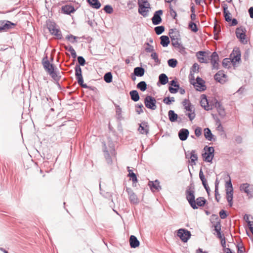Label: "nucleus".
Here are the masks:
<instances>
[{"mask_svg":"<svg viewBox=\"0 0 253 253\" xmlns=\"http://www.w3.org/2000/svg\"><path fill=\"white\" fill-rule=\"evenodd\" d=\"M198 61L200 63H208L209 60L212 65V69L218 70L219 69V56L216 52L212 53L210 56L209 53L204 51H200L196 53Z\"/></svg>","mask_w":253,"mask_h":253,"instance_id":"obj_1","label":"nucleus"},{"mask_svg":"<svg viewBox=\"0 0 253 253\" xmlns=\"http://www.w3.org/2000/svg\"><path fill=\"white\" fill-rule=\"evenodd\" d=\"M169 34L171 39L172 45L175 48H178L180 52H184L185 47L179 42L180 36L179 31L176 29H171L169 30Z\"/></svg>","mask_w":253,"mask_h":253,"instance_id":"obj_2","label":"nucleus"},{"mask_svg":"<svg viewBox=\"0 0 253 253\" xmlns=\"http://www.w3.org/2000/svg\"><path fill=\"white\" fill-rule=\"evenodd\" d=\"M185 195L186 199L191 207L194 210L198 209L196 205L195 197V185L193 182L191 183L187 187L185 191Z\"/></svg>","mask_w":253,"mask_h":253,"instance_id":"obj_3","label":"nucleus"},{"mask_svg":"<svg viewBox=\"0 0 253 253\" xmlns=\"http://www.w3.org/2000/svg\"><path fill=\"white\" fill-rule=\"evenodd\" d=\"M204 150L205 152L202 154V157L204 161L211 163L214 157V148L212 146H206Z\"/></svg>","mask_w":253,"mask_h":253,"instance_id":"obj_4","label":"nucleus"},{"mask_svg":"<svg viewBox=\"0 0 253 253\" xmlns=\"http://www.w3.org/2000/svg\"><path fill=\"white\" fill-rule=\"evenodd\" d=\"M144 104L146 108L152 110L157 108L156 100L151 95H147L144 98Z\"/></svg>","mask_w":253,"mask_h":253,"instance_id":"obj_5","label":"nucleus"},{"mask_svg":"<svg viewBox=\"0 0 253 253\" xmlns=\"http://www.w3.org/2000/svg\"><path fill=\"white\" fill-rule=\"evenodd\" d=\"M236 35L237 38L240 39L241 42L245 44L248 41L246 40V29L243 26L237 28L235 31Z\"/></svg>","mask_w":253,"mask_h":253,"instance_id":"obj_6","label":"nucleus"},{"mask_svg":"<svg viewBox=\"0 0 253 253\" xmlns=\"http://www.w3.org/2000/svg\"><path fill=\"white\" fill-rule=\"evenodd\" d=\"M177 236L179 238L185 243L187 242L188 239L191 236V232L187 229L180 228L177 230Z\"/></svg>","mask_w":253,"mask_h":253,"instance_id":"obj_7","label":"nucleus"},{"mask_svg":"<svg viewBox=\"0 0 253 253\" xmlns=\"http://www.w3.org/2000/svg\"><path fill=\"white\" fill-rule=\"evenodd\" d=\"M240 190L247 194L249 198L253 197V186L248 183H243L240 185Z\"/></svg>","mask_w":253,"mask_h":253,"instance_id":"obj_8","label":"nucleus"},{"mask_svg":"<svg viewBox=\"0 0 253 253\" xmlns=\"http://www.w3.org/2000/svg\"><path fill=\"white\" fill-rule=\"evenodd\" d=\"M109 147L110 149L109 150H108L107 149L106 144L105 143L103 144V152H104V156L108 164H111L112 162V160L110 156L109 152H110L111 154H113L115 151L114 147L112 143L109 144Z\"/></svg>","mask_w":253,"mask_h":253,"instance_id":"obj_9","label":"nucleus"},{"mask_svg":"<svg viewBox=\"0 0 253 253\" xmlns=\"http://www.w3.org/2000/svg\"><path fill=\"white\" fill-rule=\"evenodd\" d=\"M16 24L9 21H0V33L7 31L8 30L12 28Z\"/></svg>","mask_w":253,"mask_h":253,"instance_id":"obj_10","label":"nucleus"},{"mask_svg":"<svg viewBox=\"0 0 253 253\" xmlns=\"http://www.w3.org/2000/svg\"><path fill=\"white\" fill-rule=\"evenodd\" d=\"M231 63L234 66L237 62L241 60V52L239 48L234 49L230 54Z\"/></svg>","mask_w":253,"mask_h":253,"instance_id":"obj_11","label":"nucleus"},{"mask_svg":"<svg viewBox=\"0 0 253 253\" xmlns=\"http://www.w3.org/2000/svg\"><path fill=\"white\" fill-rule=\"evenodd\" d=\"M138 13L144 17H147L148 16L149 9L150 8V7H149V6H147L145 4L141 3V2L140 1V0H138Z\"/></svg>","mask_w":253,"mask_h":253,"instance_id":"obj_12","label":"nucleus"},{"mask_svg":"<svg viewBox=\"0 0 253 253\" xmlns=\"http://www.w3.org/2000/svg\"><path fill=\"white\" fill-rule=\"evenodd\" d=\"M205 81L200 77L196 78V82L194 84L196 90L200 91H203L206 90V87L205 85Z\"/></svg>","mask_w":253,"mask_h":253,"instance_id":"obj_13","label":"nucleus"},{"mask_svg":"<svg viewBox=\"0 0 253 253\" xmlns=\"http://www.w3.org/2000/svg\"><path fill=\"white\" fill-rule=\"evenodd\" d=\"M163 14V10H159L155 12L152 18V23L155 25H157L162 22V19L161 16Z\"/></svg>","mask_w":253,"mask_h":253,"instance_id":"obj_14","label":"nucleus"},{"mask_svg":"<svg viewBox=\"0 0 253 253\" xmlns=\"http://www.w3.org/2000/svg\"><path fill=\"white\" fill-rule=\"evenodd\" d=\"M216 219L217 220V221L216 222L215 224H214L213 226L214 228V230L216 233V237L218 239H221L222 238L224 237V234H221V225L220 224V219L218 217H216Z\"/></svg>","mask_w":253,"mask_h":253,"instance_id":"obj_15","label":"nucleus"},{"mask_svg":"<svg viewBox=\"0 0 253 253\" xmlns=\"http://www.w3.org/2000/svg\"><path fill=\"white\" fill-rule=\"evenodd\" d=\"M226 77V75L224 73V72L222 70L219 71L214 76L215 80L221 84H224L225 83V79Z\"/></svg>","mask_w":253,"mask_h":253,"instance_id":"obj_16","label":"nucleus"},{"mask_svg":"<svg viewBox=\"0 0 253 253\" xmlns=\"http://www.w3.org/2000/svg\"><path fill=\"white\" fill-rule=\"evenodd\" d=\"M42 64L44 70L48 73L54 68V66L53 64H50L47 56H45L43 58L42 60Z\"/></svg>","mask_w":253,"mask_h":253,"instance_id":"obj_17","label":"nucleus"},{"mask_svg":"<svg viewBox=\"0 0 253 253\" xmlns=\"http://www.w3.org/2000/svg\"><path fill=\"white\" fill-rule=\"evenodd\" d=\"M184 109L187 111L189 112V113L186 114V115L188 116L189 120L192 121L195 117L194 106L191 103H189V104H187V106L184 107Z\"/></svg>","mask_w":253,"mask_h":253,"instance_id":"obj_18","label":"nucleus"},{"mask_svg":"<svg viewBox=\"0 0 253 253\" xmlns=\"http://www.w3.org/2000/svg\"><path fill=\"white\" fill-rule=\"evenodd\" d=\"M201 106L203 107L205 110L209 111L212 109L211 106L209 104V101L206 95H202V99L200 101Z\"/></svg>","mask_w":253,"mask_h":253,"instance_id":"obj_19","label":"nucleus"},{"mask_svg":"<svg viewBox=\"0 0 253 253\" xmlns=\"http://www.w3.org/2000/svg\"><path fill=\"white\" fill-rule=\"evenodd\" d=\"M126 191L129 195V199L130 201L132 203H137L138 199L136 195L133 192L132 190L130 188H126Z\"/></svg>","mask_w":253,"mask_h":253,"instance_id":"obj_20","label":"nucleus"},{"mask_svg":"<svg viewBox=\"0 0 253 253\" xmlns=\"http://www.w3.org/2000/svg\"><path fill=\"white\" fill-rule=\"evenodd\" d=\"M189 130L186 128L181 129L178 132L179 139L182 141H185L187 139L189 135Z\"/></svg>","mask_w":253,"mask_h":253,"instance_id":"obj_21","label":"nucleus"},{"mask_svg":"<svg viewBox=\"0 0 253 253\" xmlns=\"http://www.w3.org/2000/svg\"><path fill=\"white\" fill-rule=\"evenodd\" d=\"M204 136L205 138L209 141L215 140V138H214V135L211 132V130L209 128H205L204 129Z\"/></svg>","mask_w":253,"mask_h":253,"instance_id":"obj_22","label":"nucleus"},{"mask_svg":"<svg viewBox=\"0 0 253 253\" xmlns=\"http://www.w3.org/2000/svg\"><path fill=\"white\" fill-rule=\"evenodd\" d=\"M215 107L216 108L219 116L223 118L225 116V112L224 108L222 106L221 103L217 100L215 101Z\"/></svg>","mask_w":253,"mask_h":253,"instance_id":"obj_23","label":"nucleus"},{"mask_svg":"<svg viewBox=\"0 0 253 253\" xmlns=\"http://www.w3.org/2000/svg\"><path fill=\"white\" fill-rule=\"evenodd\" d=\"M139 241L134 235H131L129 238V244L132 248H136L139 245Z\"/></svg>","mask_w":253,"mask_h":253,"instance_id":"obj_24","label":"nucleus"},{"mask_svg":"<svg viewBox=\"0 0 253 253\" xmlns=\"http://www.w3.org/2000/svg\"><path fill=\"white\" fill-rule=\"evenodd\" d=\"M61 10L63 13L70 14L71 13L74 12L75 11V9L74 6L72 5H66L62 7Z\"/></svg>","mask_w":253,"mask_h":253,"instance_id":"obj_25","label":"nucleus"},{"mask_svg":"<svg viewBox=\"0 0 253 253\" xmlns=\"http://www.w3.org/2000/svg\"><path fill=\"white\" fill-rule=\"evenodd\" d=\"M226 199L230 207L233 205V189H226Z\"/></svg>","mask_w":253,"mask_h":253,"instance_id":"obj_26","label":"nucleus"},{"mask_svg":"<svg viewBox=\"0 0 253 253\" xmlns=\"http://www.w3.org/2000/svg\"><path fill=\"white\" fill-rule=\"evenodd\" d=\"M138 130L142 134H147L149 132L148 126L146 122L141 123L138 128Z\"/></svg>","mask_w":253,"mask_h":253,"instance_id":"obj_27","label":"nucleus"},{"mask_svg":"<svg viewBox=\"0 0 253 253\" xmlns=\"http://www.w3.org/2000/svg\"><path fill=\"white\" fill-rule=\"evenodd\" d=\"M76 79L77 80L78 84L81 86H82V87L84 88H89V89H90L91 90H94V88L95 87L88 86L86 84H84V80H83V78L82 76L77 77H76Z\"/></svg>","mask_w":253,"mask_h":253,"instance_id":"obj_28","label":"nucleus"},{"mask_svg":"<svg viewBox=\"0 0 253 253\" xmlns=\"http://www.w3.org/2000/svg\"><path fill=\"white\" fill-rule=\"evenodd\" d=\"M90 6L93 8L98 9L101 7V3L98 0H87Z\"/></svg>","mask_w":253,"mask_h":253,"instance_id":"obj_29","label":"nucleus"},{"mask_svg":"<svg viewBox=\"0 0 253 253\" xmlns=\"http://www.w3.org/2000/svg\"><path fill=\"white\" fill-rule=\"evenodd\" d=\"M160 43L163 47H167L169 44L170 41L169 37L167 36H162L160 37Z\"/></svg>","mask_w":253,"mask_h":253,"instance_id":"obj_30","label":"nucleus"},{"mask_svg":"<svg viewBox=\"0 0 253 253\" xmlns=\"http://www.w3.org/2000/svg\"><path fill=\"white\" fill-rule=\"evenodd\" d=\"M168 116L171 122H175L178 119V115L177 114L175 113L173 110H170L169 111Z\"/></svg>","mask_w":253,"mask_h":253,"instance_id":"obj_31","label":"nucleus"},{"mask_svg":"<svg viewBox=\"0 0 253 253\" xmlns=\"http://www.w3.org/2000/svg\"><path fill=\"white\" fill-rule=\"evenodd\" d=\"M148 185L151 190L155 189L158 190L159 189H161L158 180H156L154 182L149 181Z\"/></svg>","mask_w":253,"mask_h":253,"instance_id":"obj_32","label":"nucleus"},{"mask_svg":"<svg viewBox=\"0 0 253 253\" xmlns=\"http://www.w3.org/2000/svg\"><path fill=\"white\" fill-rule=\"evenodd\" d=\"M145 70L141 67H137L134 69L133 73L135 76L142 77L144 75Z\"/></svg>","mask_w":253,"mask_h":253,"instance_id":"obj_33","label":"nucleus"},{"mask_svg":"<svg viewBox=\"0 0 253 253\" xmlns=\"http://www.w3.org/2000/svg\"><path fill=\"white\" fill-rule=\"evenodd\" d=\"M129 94H130L131 100L134 102L138 101L140 99V97H139L138 92L136 90H133L130 91L129 92Z\"/></svg>","mask_w":253,"mask_h":253,"instance_id":"obj_34","label":"nucleus"},{"mask_svg":"<svg viewBox=\"0 0 253 253\" xmlns=\"http://www.w3.org/2000/svg\"><path fill=\"white\" fill-rule=\"evenodd\" d=\"M159 82L163 85H165L167 84L169 82V79L167 76L164 74L162 73L160 74L159 76Z\"/></svg>","mask_w":253,"mask_h":253,"instance_id":"obj_35","label":"nucleus"},{"mask_svg":"<svg viewBox=\"0 0 253 253\" xmlns=\"http://www.w3.org/2000/svg\"><path fill=\"white\" fill-rule=\"evenodd\" d=\"M128 169H129V167H127ZM128 176L130 177L131 179L132 180L133 183L137 182V178L136 174H135L131 169H128Z\"/></svg>","mask_w":253,"mask_h":253,"instance_id":"obj_36","label":"nucleus"},{"mask_svg":"<svg viewBox=\"0 0 253 253\" xmlns=\"http://www.w3.org/2000/svg\"><path fill=\"white\" fill-rule=\"evenodd\" d=\"M195 201L197 207L204 206L206 202V199L203 197H198Z\"/></svg>","mask_w":253,"mask_h":253,"instance_id":"obj_37","label":"nucleus"},{"mask_svg":"<svg viewBox=\"0 0 253 253\" xmlns=\"http://www.w3.org/2000/svg\"><path fill=\"white\" fill-rule=\"evenodd\" d=\"M191 164L192 165H195V161L198 160L197 155L195 153V150H192L190 152Z\"/></svg>","mask_w":253,"mask_h":253,"instance_id":"obj_38","label":"nucleus"},{"mask_svg":"<svg viewBox=\"0 0 253 253\" xmlns=\"http://www.w3.org/2000/svg\"><path fill=\"white\" fill-rule=\"evenodd\" d=\"M50 34L52 35L56 36L57 39L60 40L62 39V35L59 29L56 28L55 29H54V32H52Z\"/></svg>","mask_w":253,"mask_h":253,"instance_id":"obj_39","label":"nucleus"},{"mask_svg":"<svg viewBox=\"0 0 253 253\" xmlns=\"http://www.w3.org/2000/svg\"><path fill=\"white\" fill-rule=\"evenodd\" d=\"M137 87L142 91L147 89V84L144 81H141L137 84Z\"/></svg>","mask_w":253,"mask_h":253,"instance_id":"obj_40","label":"nucleus"},{"mask_svg":"<svg viewBox=\"0 0 253 253\" xmlns=\"http://www.w3.org/2000/svg\"><path fill=\"white\" fill-rule=\"evenodd\" d=\"M104 80L107 83L112 82V75L111 72L106 73L104 76Z\"/></svg>","mask_w":253,"mask_h":253,"instance_id":"obj_41","label":"nucleus"},{"mask_svg":"<svg viewBox=\"0 0 253 253\" xmlns=\"http://www.w3.org/2000/svg\"><path fill=\"white\" fill-rule=\"evenodd\" d=\"M48 74L55 81H59L60 78V76L54 71V68Z\"/></svg>","mask_w":253,"mask_h":253,"instance_id":"obj_42","label":"nucleus"},{"mask_svg":"<svg viewBox=\"0 0 253 253\" xmlns=\"http://www.w3.org/2000/svg\"><path fill=\"white\" fill-rule=\"evenodd\" d=\"M116 107V113L117 119L121 120L122 118V109L119 105H115Z\"/></svg>","mask_w":253,"mask_h":253,"instance_id":"obj_43","label":"nucleus"},{"mask_svg":"<svg viewBox=\"0 0 253 253\" xmlns=\"http://www.w3.org/2000/svg\"><path fill=\"white\" fill-rule=\"evenodd\" d=\"M174 87H175V88H173L172 86L169 87V90L171 93H177L179 89L180 88L179 84L177 83Z\"/></svg>","mask_w":253,"mask_h":253,"instance_id":"obj_44","label":"nucleus"},{"mask_svg":"<svg viewBox=\"0 0 253 253\" xmlns=\"http://www.w3.org/2000/svg\"><path fill=\"white\" fill-rule=\"evenodd\" d=\"M154 30L157 35H160L165 31V27L163 26H159L154 28Z\"/></svg>","mask_w":253,"mask_h":253,"instance_id":"obj_45","label":"nucleus"},{"mask_svg":"<svg viewBox=\"0 0 253 253\" xmlns=\"http://www.w3.org/2000/svg\"><path fill=\"white\" fill-rule=\"evenodd\" d=\"M188 27L193 32L196 33L198 31L197 25L193 22L191 21L189 23Z\"/></svg>","mask_w":253,"mask_h":253,"instance_id":"obj_46","label":"nucleus"},{"mask_svg":"<svg viewBox=\"0 0 253 253\" xmlns=\"http://www.w3.org/2000/svg\"><path fill=\"white\" fill-rule=\"evenodd\" d=\"M199 177L202 181L203 185L206 186V184L207 183V182L205 176L203 173L202 169H201L200 172H199Z\"/></svg>","mask_w":253,"mask_h":253,"instance_id":"obj_47","label":"nucleus"},{"mask_svg":"<svg viewBox=\"0 0 253 253\" xmlns=\"http://www.w3.org/2000/svg\"><path fill=\"white\" fill-rule=\"evenodd\" d=\"M231 62V60L230 58H224L222 61V66L224 68H228L230 67L229 65H230Z\"/></svg>","mask_w":253,"mask_h":253,"instance_id":"obj_48","label":"nucleus"},{"mask_svg":"<svg viewBox=\"0 0 253 253\" xmlns=\"http://www.w3.org/2000/svg\"><path fill=\"white\" fill-rule=\"evenodd\" d=\"M168 65L172 68H174L176 66L177 61L175 59H170L168 61Z\"/></svg>","mask_w":253,"mask_h":253,"instance_id":"obj_49","label":"nucleus"},{"mask_svg":"<svg viewBox=\"0 0 253 253\" xmlns=\"http://www.w3.org/2000/svg\"><path fill=\"white\" fill-rule=\"evenodd\" d=\"M174 101L175 99L173 97H165L163 99V102L167 105H170L172 102H174Z\"/></svg>","mask_w":253,"mask_h":253,"instance_id":"obj_50","label":"nucleus"},{"mask_svg":"<svg viewBox=\"0 0 253 253\" xmlns=\"http://www.w3.org/2000/svg\"><path fill=\"white\" fill-rule=\"evenodd\" d=\"M79 38V37L74 36L71 34L67 35L66 37V39L67 40L69 41L72 43H75V42H77L76 40Z\"/></svg>","mask_w":253,"mask_h":253,"instance_id":"obj_51","label":"nucleus"},{"mask_svg":"<svg viewBox=\"0 0 253 253\" xmlns=\"http://www.w3.org/2000/svg\"><path fill=\"white\" fill-rule=\"evenodd\" d=\"M47 28L50 33L52 32H54V29L56 28V24L54 22H50L47 23Z\"/></svg>","mask_w":253,"mask_h":253,"instance_id":"obj_52","label":"nucleus"},{"mask_svg":"<svg viewBox=\"0 0 253 253\" xmlns=\"http://www.w3.org/2000/svg\"><path fill=\"white\" fill-rule=\"evenodd\" d=\"M75 76L76 77L82 76V69L80 65H76L75 68Z\"/></svg>","mask_w":253,"mask_h":253,"instance_id":"obj_53","label":"nucleus"},{"mask_svg":"<svg viewBox=\"0 0 253 253\" xmlns=\"http://www.w3.org/2000/svg\"><path fill=\"white\" fill-rule=\"evenodd\" d=\"M151 57L152 59L154 60L156 63L160 64L161 61L158 58V54L156 52H153L151 55Z\"/></svg>","mask_w":253,"mask_h":253,"instance_id":"obj_54","label":"nucleus"},{"mask_svg":"<svg viewBox=\"0 0 253 253\" xmlns=\"http://www.w3.org/2000/svg\"><path fill=\"white\" fill-rule=\"evenodd\" d=\"M103 9L107 14H111L113 12V8L112 6L110 5H106L104 7Z\"/></svg>","mask_w":253,"mask_h":253,"instance_id":"obj_55","label":"nucleus"},{"mask_svg":"<svg viewBox=\"0 0 253 253\" xmlns=\"http://www.w3.org/2000/svg\"><path fill=\"white\" fill-rule=\"evenodd\" d=\"M225 20L226 22H229L231 21V13L229 11L223 13Z\"/></svg>","mask_w":253,"mask_h":253,"instance_id":"obj_56","label":"nucleus"},{"mask_svg":"<svg viewBox=\"0 0 253 253\" xmlns=\"http://www.w3.org/2000/svg\"><path fill=\"white\" fill-rule=\"evenodd\" d=\"M136 107L138 108V109H136V112L138 114H140L143 112V106L142 104H141V103L140 104H138L137 105H136Z\"/></svg>","mask_w":253,"mask_h":253,"instance_id":"obj_57","label":"nucleus"},{"mask_svg":"<svg viewBox=\"0 0 253 253\" xmlns=\"http://www.w3.org/2000/svg\"><path fill=\"white\" fill-rule=\"evenodd\" d=\"M69 51L70 52L72 57L73 58L75 59L77 57L76 52L75 49L73 48V47L72 46H69Z\"/></svg>","mask_w":253,"mask_h":253,"instance_id":"obj_58","label":"nucleus"},{"mask_svg":"<svg viewBox=\"0 0 253 253\" xmlns=\"http://www.w3.org/2000/svg\"><path fill=\"white\" fill-rule=\"evenodd\" d=\"M169 13L170 16L172 17L173 19H175V18L177 16V14L176 11L172 8V7L171 6H169Z\"/></svg>","mask_w":253,"mask_h":253,"instance_id":"obj_59","label":"nucleus"},{"mask_svg":"<svg viewBox=\"0 0 253 253\" xmlns=\"http://www.w3.org/2000/svg\"><path fill=\"white\" fill-rule=\"evenodd\" d=\"M78 61L81 66H84L85 63V60L83 56H78Z\"/></svg>","mask_w":253,"mask_h":253,"instance_id":"obj_60","label":"nucleus"},{"mask_svg":"<svg viewBox=\"0 0 253 253\" xmlns=\"http://www.w3.org/2000/svg\"><path fill=\"white\" fill-rule=\"evenodd\" d=\"M221 31L220 26L218 25L215 24L214 26V33L218 34Z\"/></svg>","mask_w":253,"mask_h":253,"instance_id":"obj_61","label":"nucleus"},{"mask_svg":"<svg viewBox=\"0 0 253 253\" xmlns=\"http://www.w3.org/2000/svg\"><path fill=\"white\" fill-rule=\"evenodd\" d=\"M219 215L221 219H224L227 216L226 211L223 210H222L219 211Z\"/></svg>","mask_w":253,"mask_h":253,"instance_id":"obj_62","label":"nucleus"},{"mask_svg":"<svg viewBox=\"0 0 253 253\" xmlns=\"http://www.w3.org/2000/svg\"><path fill=\"white\" fill-rule=\"evenodd\" d=\"M225 187H226V189H228V190L233 189L232 184L230 179H229V181H228L226 182Z\"/></svg>","mask_w":253,"mask_h":253,"instance_id":"obj_63","label":"nucleus"},{"mask_svg":"<svg viewBox=\"0 0 253 253\" xmlns=\"http://www.w3.org/2000/svg\"><path fill=\"white\" fill-rule=\"evenodd\" d=\"M195 133L197 137L200 136L202 133L201 128L200 127H197L195 130Z\"/></svg>","mask_w":253,"mask_h":253,"instance_id":"obj_64","label":"nucleus"}]
</instances>
